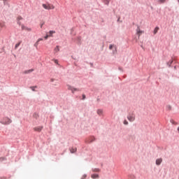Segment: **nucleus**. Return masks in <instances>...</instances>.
<instances>
[{
    "instance_id": "f257e3e1",
    "label": "nucleus",
    "mask_w": 179,
    "mask_h": 179,
    "mask_svg": "<svg viewBox=\"0 0 179 179\" xmlns=\"http://www.w3.org/2000/svg\"><path fill=\"white\" fill-rule=\"evenodd\" d=\"M0 124H2V125H9V124H12V120L8 117H4L1 120Z\"/></svg>"
},
{
    "instance_id": "f03ea898",
    "label": "nucleus",
    "mask_w": 179,
    "mask_h": 179,
    "mask_svg": "<svg viewBox=\"0 0 179 179\" xmlns=\"http://www.w3.org/2000/svg\"><path fill=\"white\" fill-rule=\"evenodd\" d=\"M43 8L46 9V10H51L52 9H55V6L52 4H50L48 3L42 4Z\"/></svg>"
},
{
    "instance_id": "7ed1b4c3",
    "label": "nucleus",
    "mask_w": 179,
    "mask_h": 179,
    "mask_svg": "<svg viewBox=\"0 0 179 179\" xmlns=\"http://www.w3.org/2000/svg\"><path fill=\"white\" fill-rule=\"evenodd\" d=\"M68 90H71L72 93H75V92H79L80 91L79 89L75 88V87H72L71 85L68 86Z\"/></svg>"
},
{
    "instance_id": "20e7f679",
    "label": "nucleus",
    "mask_w": 179,
    "mask_h": 179,
    "mask_svg": "<svg viewBox=\"0 0 179 179\" xmlns=\"http://www.w3.org/2000/svg\"><path fill=\"white\" fill-rule=\"evenodd\" d=\"M127 119L129 121H130V122H134V121H135V115L134 114L129 115L127 116Z\"/></svg>"
},
{
    "instance_id": "39448f33",
    "label": "nucleus",
    "mask_w": 179,
    "mask_h": 179,
    "mask_svg": "<svg viewBox=\"0 0 179 179\" xmlns=\"http://www.w3.org/2000/svg\"><path fill=\"white\" fill-rule=\"evenodd\" d=\"M22 30H24L25 31H31V28H29L28 27L24 26V24L21 25Z\"/></svg>"
},
{
    "instance_id": "423d86ee",
    "label": "nucleus",
    "mask_w": 179,
    "mask_h": 179,
    "mask_svg": "<svg viewBox=\"0 0 179 179\" xmlns=\"http://www.w3.org/2000/svg\"><path fill=\"white\" fill-rule=\"evenodd\" d=\"M43 129V127L41 126H38L34 128V131L36 132H41V131Z\"/></svg>"
},
{
    "instance_id": "0eeeda50",
    "label": "nucleus",
    "mask_w": 179,
    "mask_h": 179,
    "mask_svg": "<svg viewBox=\"0 0 179 179\" xmlns=\"http://www.w3.org/2000/svg\"><path fill=\"white\" fill-rule=\"evenodd\" d=\"M143 33V31H141V28H139V27H137V29H136V34L138 35V37L139 36H141V34H142Z\"/></svg>"
},
{
    "instance_id": "6e6552de",
    "label": "nucleus",
    "mask_w": 179,
    "mask_h": 179,
    "mask_svg": "<svg viewBox=\"0 0 179 179\" xmlns=\"http://www.w3.org/2000/svg\"><path fill=\"white\" fill-rule=\"evenodd\" d=\"M163 162V159L159 158L156 160V164L157 166H160L162 164V162Z\"/></svg>"
},
{
    "instance_id": "1a4fd4ad",
    "label": "nucleus",
    "mask_w": 179,
    "mask_h": 179,
    "mask_svg": "<svg viewBox=\"0 0 179 179\" xmlns=\"http://www.w3.org/2000/svg\"><path fill=\"white\" fill-rule=\"evenodd\" d=\"M95 139L96 138L93 136L90 137L89 141L90 143H92V142H94Z\"/></svg>"
},
{
    "instance_id": "9d476101",
    "label": "nucleus",
    "mask_w": 179,
    "mask_h": 179,
    "mask_svg": "<svg viewBox=\"0 0 179 179\" xmlns=\"http://www.w3.org/2000/svg\"><path fill=\"white\" fill-rule=\"evenodd\" d=\"M92 178L95 179V178H99V176L97 174H92L91 176Z\"/></svg>"
},
{
    "instance_id": "9b49d317",
    "label": "nucleus",
    "mask_w": 179,
    "mask_h": 179,
    "mask_svg": "<svg viewBox=\"0 0 179 179\" xmlns=\"http://www.w3.org/2000/svg\"><path fill=\"white\" fill-rule=\"evenodd\" d=\"M54 34H55V31H49V37H51Z\"/></svg>"
},
{
    "instance_id": "f8f14e48",
    "label": "nucleus",
    "mask_w": 179,
    "mask_h": 179,
    "mask_svg": "<svg viewBox=\"0 0 179 179\" xmlns=\"http://www.w3.org/2000/svg\"><path fill=\"white\" fill-rule=\"evenodd\" d=\"M20 44H22V41L17 43V44H15V50H17V48L19 47V45H20Z\"/></svg>"
},
{
    "instance_id": "ddd939ff",
    "label": "nucleus",
    "mask_w": 179,
    "mask_h": 179,
    "mask_svg": "<svg viewBox=\"0 0 179 179\" xmlns=\"http://www.w3.org/2000/svg\"><path fill=\"white\" fill-rule=\"evenodd\" d=\"M5 27V22H0V29H3Z\"/></svg>"
},
{
    "instance_id": "4468645a",
    "label": "nucleus",
    "mask_w": 179,
    "mask_h": 179,
    "mask_svg": "<svg viewBox=\"0 0 179 179\" xmlns=\"http://www.w3.org/2000/svg\"><path fill=\"white\" fill-rule=\"evenodd\" d=\"M159 31V27H157L154 29V34H156Z\"/></svg>"
},
{
    "instance_id": "2eb2a0df",
    "label": "nucleus",
    "mask_w": 179,
    "mask_h": 179,
    "mask_svg": "<svg viewBox=\"0 0 179 179\" xmlns=\"http://www.w3.org/2000/svg\"><path fill=\"white\" fill-rule=\"evenodd\" d=\"M55 52H59V46H56V48L54 50Z\"/></svg>"
},
{
    "instance_id": "dca6fc26",
    "label": "nucleus",
    "mask_w": 179,
    "mask_h": 179,
    "mask_svg": "<svg viewBox=\"0 0 179 179\" xmlns=\"http://www.w3.org/2000/svg\"><path fill=\"white\" fill-rule=\"evenodd\" d=\"M97 114H99V115H101V114H103V110L99 109L97 110Z\"/></svg>"
},
{
    "instance_id": "f3484780",
    "label": "nucleus",
    "mask_w": 179,
    "mask_h": 179,
    "mask_svg": "<svg viewBox=\"0 0 179 179\" xmlns=\"http://www.w3.org/2000/svg\"><path fill=\"white\" fill-rule=\"evenodd\" d=\"M30 89H31V90H32L33 92H36V90H35V89H37V86L30 87Z\"/></svg>"
},
{
    "instance_id": "a211bd4d",
    "label": "nucleus",
    "mask_w": 179,
    "mask_h": 179,
    "mask_svg": "<svg viewBox=\"0 0 179 179\" xmlns=\"http://www.w3.org/2000/svg\"><path fill=\"white\" fill-rule=\"evenodd\" d=\"M70 152L71 153H75V152H76V148H71Z\"/></svg>"
},
{
    "instance_id": "6ab92c4d",
    "label": "nucleus",
    "mask_w": 179,
    "mask_h": 179,
    "mask_svg": "<svg viewBox=\"0 0 179 179\" xmlns=\"http://www.w3.org/2000/svg\"><path fill=\"white\" fill-rule=\"evenodd\" d=\"M171 64H173V59H171L170 61H169L167 63V65H169V66H171Z\"/></svg>"
},
{
    "instance_id": "aec40b11",
    "label": "nucleus",
    "mask_w": 179,
    "mask_h": 179,
    "mask_svg": "<svg viewBox=\"0 0 179 179\" xmlns=\"http://www.w3.org/2000/svg\"><path fill=\"white\" fill-rule=\"evenodd\" d=\"M166 2V0H158V3H164Z\"/></svg>"
},
{
    "instance_id": "412c9836",
    "label": "nucleus",
    "mask_w": 179,
    "mask_h": 179,
    "mask_svg": "<svg viewBox=\"0 0 179 179\" xmlns=\"http://www.w3.org/2000/svg\"><path fill=\"white\" fill-rule=\"evenodd\" d=\"M38 41H36L35 43H34V47H36V48H37V47H38Z\"/></svg>"
},
{
    "instance_id": "4be33fe9",
    "label": "nucleus",
    "mask_w": 179,
    "mask_h": 179,
    "mask_svg": "<svg viewBox=\"0 0 179 179\" xmlns=\"http://www.w3.org/2000/svg\"><path fill=\"white\" fill-rule=\"evenodd\" d=\"M103 1L106 5H108V2H110V0H103Z\"/></svg>"
},
{
    "instance_id": "5701e85b",
    "label": "nucleus",
    "mask_w": 179,
    "mask_h": 179,
    "mask_svg": "<svg viewBox=\"0 0 179 179\" xmlns=\"http://www.w3.org/2000/svg\"><path fill=\"white\" fill-rule=\"evenodd\" d=\"M52 61H53V62H55V64H58V59H54Z\"/></svg>"
},
{
    "instance_id": "b1692460",
    "label": "nucleus",
    "mask_w": 179,
    "mask_h": 179,
    "mask_svg": "<svg viewBox=\"0 0 179 179\" xmlns=\"http://www.w3.org/2000/svg\"><path fill=\"white\" fill-rule=\"evenodd\" d=\"M93 171H94V172H99V171H100V169H93Z\"/></svg>"
},
{
    "instance_id": "393cba45",
    "label": "nucleus",
    "mask_w": 179,
    "mask_h": 179,
    "mask_svg": "<svg viewBox=\"0 0 179 179\" xmlns=\"http://www.w3.org/2000/svg\"><path fill=\"white\" fill-rule=\"evenodd\" d=\"M23 18L21 16L17 17V20H22Z\"/></svg>"
},
{
    "instance_id": "a878e982",
    "label": "nucleus",
    "mask_w": 179,
    "mask_h": 179,
    "mask_svg": "<svg viewBox=\"0 0 179 179\" xmlns=\"http://www.w3.org/2000/svg\"><path fill=\"white\" fill-rule=\"evenodd\" d=\"M113 48L115 50V52H113V54H115V52H117V47L113 46Z\"/></svg>"
},
{
    "instance_id": "bb28decb",
    "label": "nucleus",
    "mask_w": 179,
    "mask_h": 179,
    "mask_svg": "<svg viewBox=\"0 0 179 179\" xmlns=\"http://www.w3.org/2000/svg\"><path fill=\"white\" fill-rule=\"evenodd\" d=\"M124 125H128V121L124 120Z\"/></svg>"
},
{
    "instance_id": "cd10ccee",
    "label": "nucleus",
    "mask_w": 179,
    "mask_h": 179,
    "mask_svg": "<svg viewBox=\"0 0 179 179\" xmlns=\"http://www.w3.org/2000/svg\"><path fill=\"white\" fill-rule=\"evenodd\" d=\"M40 41H43V38H38V41H37V42H38V43H40Z\"/></svg>"
},
{
    "instance_id": "c85d7f7f",
    "label": "nucleus",
    "mask_w": 179,
    "mask_h": 179,
    "mask_svg": "<svg viewBox=\"0 0 179 179\" xmlns=\"http://www.w3.org/2000/svg\"><path fill=\"white\" fill-rule=\"evenodd\" d=\"M48 37H50V36H49V35H46V36L44 37L45 40H47V38H48Z\"/></svg>"
},
{
    "instance_id": "c756f323",
    "label": "nucleus",
    "mask_w": 179,
    "mask_h": 179,
    "mask_svg": "<svg viewBox=\"0 0 179 179\" xmlns=\"http://www.w3.org/2000/svg\"><path fill=\"white\" fill-rule=\"evenodd\" d=\"M85 99H86V95L83 94V100H85Z\"/></svg>"
},
{
    "instance_id": "7c9ffc66",
    "label": "nucleus",
    "mask_w": 179,
    "mask_h": 179,
    "mask_svg": "<svg viewBox=\"0 0 179 179\" xmlns=\"http://www.w3.org/2000/svg\"><path fill=\"white\" fill-rule=\"evenodd\" d=\"M109 48L111 50V48H113V45H110Z\"/></svg>"
},
{
    "instance_id": "2f4dec72",
    "label": "nucleus",
    "mask_w": 179,
    "mask_h": 179,
    "mask_svg": "<svg viewBox=\"0 0 179 179\" xmlns=\"http://www.w3.org/2000/svg\"><path fill=\"white\" fill-rule=\"evenodd\" d=\"M86 178V175H84V176H83L82 179H84V178Z\"/></svg>"
},
{
    "instance_id": "473e14b6",
    "label": "nucleus",
    "mask_w": 179,
    "mask_h": 179,
    "mask_svg": "<svg viewBox=\"0 0 179 179\" xmlns=\"http://www.w3.org/2000/svg\"><path fill=\"white\" fill-rule=\"evenodd\" d=\"M169 110H171V106L168 107Z\"/></svg>"
},
{
    "instance_id": "72a5a7b5",
    "label": "nucleus",
    "mask_w": 179,
    "mask_h": 179,
    "mask_svg": "<svg viewBox=\"0 0 179 179\" xmlns=\"http://www.w3.org/2000/svg\"><path fill=\"white\" fill-rule=\"evenodd\" d=\"M33 71H34L33 69H31L29 71V72H33Z\"/></svg>"
},
{
    "instance_id": "f704fd0d",
    "label": "nucleus",
    "mask_w": 179,
    "mask_h": 179,
    "mask_svg": "<svg viewBox=\"0 0 179 179\" xmlns=\"http://www.w3.org/2000/svg\"><path fill=\"white\" fill-rule=\"evenodd\" d=\"M120 17H118V19H117V22H120Z\"/></svg>"
},
{
    "instance_id": "c9c22d12",
    "label": "nucleus",
    "mask_w": 179,
    "mask_h": 179,
    "mask_svg": "<svg viewBox=\"0 0 179 179\" xmlns=\"http://www.w3.org/2000/svg\"><path fill=\"white\" fill-rule=\"evenodd\" d=\"M18 24H20V22H18Z\"/></svg>"
},
{
    "instance_id": "e433bc0d",
    "label": "nucleus",
    "mask_w": 179,
    "mask_h": 179,
    "mask_svg": "<svg viewBox=\"0 0 179 179\" xmlns=\"http://www.w3.org/2000/svg\"><path fill=\"white\" fill-rule=\"evenodd\" d=\"M3 1H8V0H3Z\"/></svg>"
},
{
    "instance_id": "4c0bfd02",
    "label": "nucleus",
    "mask_w": 179,
    "mask_h": 179,
    "mask_svg": "<svg viewBox=\"0 0 179 179\" xmlns=\"http://www.w3.org/2000/svg\"><path fill=\"white\" fill-rule=\"evenodd\" d=\"M178 2H179V0H178Z\"/></svg>"
}]
</instances>
